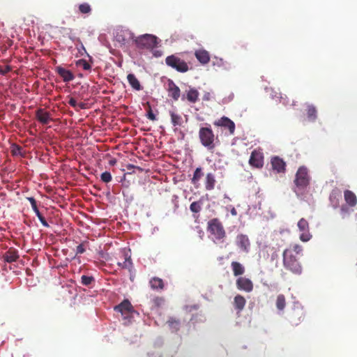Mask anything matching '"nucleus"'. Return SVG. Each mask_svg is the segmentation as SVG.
Wrapping results in <instances>:
<instances>
[{"mask_svg":"<svg viewBox=\"0 0 357 357\" xmlns=\"http://www.w3.org/2000/svg\"><path fill=\"white\" fill-rule=\"evenodd\" d=\"M117 160L116 158H112L109 161V164L112 166L116 165Z\"/></svg>","mask_w":357,"mask_h":357,"instance_id":"nucleus-45","label":"nucleus"},{"mask_svg":"<svg viewBox=\"0 0 357 357\" xmlns=\"http://www.w3.org/2000/svg\"><path fill=\"white\" fill-rule=\"evenodd\" d=\"M305 318V310L303 307L296 303L288 312L287 319L292 326H298Z\"/></svg>","mask_w":357,"mask_h":357,"instance_id":"nucleus-6","label":"nucleus"},{"mask_svg":"<svg viewBox=\"0 0 357 357\" xmlns=\"http://www.w3.org/2000/svg\"><path fill=\"white\" fill-rule=\"evenodd\" d=\"M196 59L203 65L207 64L210 61V55L208 52L205 50H198L195 52Z\"/></svg>","mask_w":357,"mask_h":357,"instance_id":"nucleus-19","label":"nucleus"},{"mask_svg":"<svg viewBox=\"0 0 357 357\" xmlns=\"http://www.w3.org/2000/svg\"><path fill=\"white\" fill-rule=\"evenodd\" d=\"M236 245L243 252H248L250 243L247 235L238 234L236 239Z\"/></svg>","mask_w":357,"mask_h":357,"instance_id":"nucleus-14","label":"nucleus"},{"mask_svg":"<svg viewBox=\"0 0 357 357\" xmlns=\"http://www.w3.org/2000/svg\"><path fill=\"white\" fill-rule=\"evenodd\" d=\"M236 285L238 290L250 293L253 290L254 284L252 280L245 277H239L236 281Z\"/></svg>","mask_w":357,"mask_h":357,"instance_id":"nucleus-9","label":"nucleus"},{"mask_svg":"<svg viewBox=\"0 0 357 357\" xmlns=\"http://www.w3.org/2000/svg\"><path fill=\"white\" fill-rule=\"evenodd\" d=\"M121 36H118V38H119L118 40H119V41L125 42L126 39L123 38H122V39L121 40V39H120V37H121Z\"/></svg>","mask_w":357,"mask_h":357,"instance_id":"nucleus-49","label":"nucleus"},{"mask_svg":"<svg viewBox=\"0 0 357 357\" xmlns=\"http://www.w3.org/2000/svg\"><path fill=\"white\" fill-rule=\"evenodd\" d=\"M147 106H148V110H147V117H148V119H149L151 121L156 120V117H155V114H153V112L152 111V109H151V105H150V104L149 102H147Z\"/></svg>","mask_w":357,"mask_h":357,"instance_id":"nucleus-39","label":"nucleus"},{"mask_svg":"<svg viewBox=\"0 0 357 357\" xmlns=\"http://www.w3.org/2000/svg\"><path fill=\"white\" fill-rule=\"evenodd\" d=\"M203 175L204 174L202 173V167H197L194 172L193 177L191 181L192 183L196 186H198L199 181Z\"/></svg>","mask_w":357,"mask_h":357,"instance_id":"nucleus-28","label":"nucleus"},{"mask_svg":"<svg viewBox=\"0 0 357 357\" xmlns=\"http://www.w3.org/2000/svg\"><path fill=\"white\" fill-rule=\"evenodd\" d=\"M231 213L232 215H237V212H236V210L233 208L231 210Z\"/></svg>","mask_w":357,"mask_h":357,"instance_id":"nucleus-48","label":"nucleus"},{"mask_svg":"<svg viewBox=\"0 0 357 357\" xmlns=\"http://www.w3.org/2000/svg\"><path fill=\"white\" fill-rule=\"evenodd\" d=\"M55 71L65 82H70L75 78L73 73L70 70H67L60 66L55 68Z\"/></svg>","mask_w":357,"mask_h":357,"instance_id":"nucleus-15","label":"nucleus"},{"mask_svg":"<svg viewBox=\"0 0 357 357\" xmlns=\"http://www.w3.org/2000/svg\"><path fill=\"white\" fill-rule=\"evenodd\" d=\"M157 54H158V56H160V54H159V52H157V54H155V56H157Z\"/></svg>","mask_w":357,"mask_h":357,"instance_id":"nucleus-55","label":"nucleus"},{"mask_svg":"<svg viewBox=\"0 0 357 357\" xmlns=\"http://www.w3.org/2000/svg\"><path fill=\"white\" fill-rule=\"evenodd\" d=\"M344 197L345 202L348 204L351 207H354L357 204V198L356 195L351 190H346L344 192Z\"/></svg>","mask_w":357,"mask_h":357,"instance_id":"nucleus-20","label":"nucleus"},{"mask_svg":"<svg viewBox=\"0 0 357 357\" xmlns=\"http://www.w3.org/2000/svg\"><path fill=\"white\" fill-rule=\"evenodd\" d=\"M207 231L217 241H222L226 237L224 227L218 218H213L208 222Z\"/></svg>","mask_w":357,"mask_h":357,"instance_id":"nucleus-4","label":"nucleus"},{"mask_svg":"<svg viewBox=\"0 0 357 357\" xmlns=\"http://www.w3.org/2000/svg\"><path fill=\"white\" fill-rule=\"evenodd\" d=\"M298 227L301 232L300 239L303 242H307L312 238V235L309 231V223L305 218H301L298 222Z\"/></svg>","mask_w":357,"mask_h":357,"instance_id":"nucleus-8","label":"nucleus"},{"mask_svg":"<svg viewBox=\"0 0 357 357\" xmlns=\"http://www.w3.org/2000/svg\"><path fill=\"white\" fill-rule=\"evenodd\" d=\"M35 213H36V216L38 217V218L39 219L41 224L44 227H50V225L47 223V222L46 221L45 218L43 216V215L40 213V212L39 211H37Z\"/></svg>","mask_w":357,"mask_h":357,"instance_id":"nucleus-38","label":"nucleus"},{"mask_svg":"<svg viewBox=\"0 0 357 357\" xmlns=\"http://www.w3.org/2000/svg\"><path fill=\"white\" fill-rule=\"evenodd\" d=\"M36 117L40 123L44 125L47 124L52 120L50 113L42 108L38 109L36 111Z\"/></svg>","mask_w":357,"mask_h":357,"instance_id":"nucleus-17","label":"nucleus"},{"mask_svg":"<svg viewBox=\"0 0 357 357\" xmlns=\"http://www.w3.org/2000/svg\"><path fill=\"white\" fill-rule=\"evenodd\" d=\"M165 63L179 73H186L189 70L188 63L176 54L167 56Z\"/></svg>","mask_w":357,"mask_h":357,"instance_id":"nucleus-7","label":"nucleus"},{"mask_svg":"<svg viewBox=\"0 0 357 357\" xmlns=\"http://www.w3.org/2000/svg\"><path fill=\"white\" fill-rule=\"evenodd\" d=\"M245 304L246 300L243 296L238 294L234 297V305L235 309L238 311H242L244 309Z\"/></svg>","mask_w":357,"mask_h":357,"instance_id":"nucleus-21","label":"nucleus"},{"mask_svg":"<svg viewBox=\"0 0 357 357\" xmlns=\"http://www.w3.org/2000/svg\"><path fill=\"white\" fill-rule=\"evenodd\" d=\"M22 148L18 145L14 144L12 149V153L13 155H22Z\"/></svg>","mask_w":357,"mask_h":357,"instance_id":"nucleus-40","label":"nucleus"},{"mask_svg":"<svg viewBox=\"0 0 357 357\" xmlns=\"http://www.w3.org/2000/svg\"><path fill=\"white\" fill-rule=\"evenodd\" d=\"M167 324L172 332H177L180 328L181 322L178 319L170 318L167 321Z\"/></svg>","mask_w":357,"mask_h":357,"instance_id":"nucleus-30","label":"nucleus"},{"mask_svg":"<svg viewBox=\"0 0 357 357\" xmlns=\"http://www.w3.org/2000/svg\"><path fill=\"white\" fill-rule=\"evenodd\" d=\"M199 137L201 144L208 150H213L215 148V135L211 127L200 128Z\"/></svg>","mask_w":357,"mask_h":357,"instance_id":"nucleus-5","label":"nucleus"},{"mask_svg":"<svg viewBox=\"0 0 357 357\" xmlns=\"http://www.w3.org/2000/svg\"><path fill=\"white\" fill-rule=\"evenodd\" d=\"M249 164L255 168H261L264 165V155L257 149L252 151L249 159Z\"/></svg>","mask_w":357,"mask_h":357,"instance_id":"nucleus-10","label":"nucleus"},{"mask_svg":"<svg viewBox=\"0 0 357 357\" xmlns=\"http://www.w3.org/2000/svg\"><path fill=\"white\" fill-rule=\"evenodd\" d=\"M127 79L132 88L136 91L142 90V86L139 81L134 74H128L127 75Z\"/></svg>","mask_w":357,"mask_h":357,"instance_id":"nucleus-22","label":"nucleus"},{"mask_svg":"<svg viewBox=\"0 0 357 357\" xmlns=\"http://www.w3.org/2000/svg\"><path fill=\"white\" fill-rule=\"evenodd\" d=\"M76 66L81 67L85 70H89L91 68V66L85 59H79L76 61Z\"/></svg>","mask_w":357,"mask_h":357,"instance_id":"nucleus-33","label":"nucleus"},{"mask_svg":"<svg viewBox=\"0 0 357 357\" xmlns=\"http://www.w3.org/2000/svg\"><path fill=\"white\" fill-rule=\"evenodd\" d=\"M31 208H32L33 211H34V213H36L37 211H39L38 208V206H37V202L31 205Z\"/></svg>","mask_w":357,"mask_h":357,"instance_id":"nucleus-44","label":"nucleus"},{"mask_svg":"<svg viewBox=\"0 0 357 357\" xmlns=\"http://www.w3.org/2000/svg\"><path fill=\"white\" fill-rule=\"evenodd\" d=\"M157 54H158V56H160V54H159V52H157V54H155V56H157Z\"/></svg>","mask_w":357,"mask_h":357,"instance_id":"nucleus-53","label":"nucleus"},{"mask_svg":"<svg viewBox=\"0 0 357 357\" xmlns=\"http://www.w3.org/2000/svg\"><path fill=\"white\" fill-rule=\"evenodd\" d=\"M342 211H347V209H345L344 207L342 208Z\"/></svg>","mask_w":357,"mask_h":357,"instance_id":"nucleus-52","label":"nucleus"},{"mask_svg":"<svg viewBox=\"0 0 357 357\" xmlns=\"http://www.w3.org/2000/svg\"><path fill=\"white\" fill-rule=\"evenodd\" d=\"M271 166L273 170H275L278 173H282L285 171L286 163L285 162L278 156L272 158Z\"/></svg>","mask_w":357,"mask_h":357,"instance_id":"nucleus-16","label":"nucleus"},{"mask_svg":"<svg viewBox=\"0 0 357 357\" xmlns=\"http://www.w3.org/2000/svg\"><path fill=\"white\" fill-rule=\"evenodd\" d=\"M213 124L218 127H223L229 130L230 135H234L235 131V123L227 116H222L214 121Z\"/></svg>","mask_w":357,"mask_h":357,"instance_id":"nucleus-11","label":"nucleus"},{"mask_svg":"<svg viewBox=\"0 0 357 357\" xmlns=\"http://www.w3.org/2000/svg\"><path fill=\"white\" fill-rule=\"evenodd\" d=\"M190 209L193 213H199L202 210V202L200 201L193 202L190 206Z\"/></svg>","mask_w":357,"mask_h":357,"instance_id":"nucleus-34","label":"nucleus"},{"mask_svg":"<svg viewBox=\"0 0 357 357\" xmlns=\"http://www.w3.org/2000/svg\"><path fill=\"white\" fill-rule=\"evenodd\" d=\"M11 70L12 68L10 66H0V74L2 75H5L6 74L11 71Z\"/></svg>","mask_w":357,"mask_h":357,"instance_id":"nucleus-41","label":"nucleus"},{"mask_svg":"<svg viewBox=\"0 0 357 357\" xmlns=\"http://www.w3.org/2000/svg\"><path fill=\"white\" fill-rule=\"evenodd\" d=\"M79 11L82 14H89L91 12V8L89 3H83L79 6Z\"/></svg>","mask_w":357,"mask_h":357,"instance_id":"nucleus-35","label":"nucleus"},{"mask_svg":"<svg viewBox=\"0 0 357 357\" xmlns=\"http://www.w3.org/2000/svg\"><path fill=\"white\" fill-rule=\"evenodd\" d=\"M117 264L121 268L128 269L129 271H131L132 268V262L130 257L125 258L123 262H118Z\"/></svg>","mask_w":357,"mask_h":357,"instance_id":"nucleus-32","label":"nucleus"},{"mask_svg":"<svg viewBox=\"0 0 357 357\" xmlns=\"http://www.w3.org/2000/svg\"><path fill=\"white\" fill-rule=\"evenodd\" d=\"M68 104L71 107H74L75 109H77V102L76 100L73 97L70 98V99L68 100Z\"/></svg>","mask_w":357,"mask_h":357,"instance_id":"nucleus-43","label":"nucleus"},{"mask_svg":"<svg viewBox=\"0 0 357 357\" xmlns=\"http://www.w3.org/2000/svg\"><path fill=\"white\" fill-rule=\"evenodd\" d=\"M310 179L307 169L305 167H300L296 172L294 181L296 185L294 192L298 194L300 191L305 190L310 184Z\"/></svg>","mask_w":357,"mask_h":357,"instance_id":"nucleus-3","label":"nucleus"},{"mask_svg":"<svg viewBox=\"0 0 357 357\" xmlns=\"http://www.w3.org/2000/svg\"><path fill=\"white\" fill-rule=\"evenodd\" d=\"M208 96H209V94H208L207 96L205 95L204 97V99L208 100H209Z\"/></svg>","mask_w":357,"mask_h":357,"instance_id":"nucleus-50","label":"nucleus"},{"mask_svg":"<svg viewBox=\"0 0 357 357\" xmlns=\"http://www.w3.org/2000/svg\"><path fill=\"white\" fill-rule=\"evenodd\" d=\"M77 107L79 109H85L86 108V104L84 103V102H79V103H77Z\"/></svg>","mask_w":357,"mask_h":357,"instance_id":"nucleus-46","label":"nucleus"},{"mask_svg":"<svg viewBox=\"0 0 357 357\" xmlns=\"http://www.w3.org/2000/svg\"><path fill=\"white\" fill-rule=\"evenodd\" d=\"M93 281L94 278L92 276L82 275L81 278V282L85 286L90 285Z\"/></svg>","mask_w":357,"mask_h":357,"instance_id":"nucleus-36","label":"nucleus"},{"mask_svg":"<svg viewBox=\"0 0 357 357\" xmlns=\"http://www.w3.org/2000/svg\"><path fill=\"white\" fill-rule=\"evenodd\" d=\"M317 110L314 105H308L307 109V118L310 121H314L317 117Z\"/></svg>","mask_w":357,"mask_h":357,"instance_id":"nucleus-29","label":"nucleus"},{"mask_svg":"<svg viewBox=\"0 0 357 357\" xmlns=\"http://www.w3.org/2000/svg\"><path fill=\"white\" fill-rule=\"evenodd\" d=\"M166 89L168 92L169 96L172 97L176 101L178 100L181 91L173 80L170 79L167 80Z\"/></svg>","mask_w":357,"mask_h":357,"instance_id":"nucleus-13","label":"nucleus"},{"mask_svg":"<svg viewBox=\"0 0 357 357\" xmlns=\"http://www.w3.org/2000/svg\"><path fill=\"white\" fill-rule=\"evenodd\" d=\"M150 285L153 289H162L164 283L162 279L159 278H153L150 280Z\"/></svg>","mask_w":357,"mask_h":357,"instance_id":"nucleus-27","label":"nucleus"},{"mask_svg":"<svg viewBox=\"0 0 357 357\" xmlns=\"http://www.w3.org/2000/svg\"><path fill=\"white\" fill-rule=\"evenodd\" d=\"M85 252V248L84 247V243L79 244L77 246L76 248V255L83 254Z\"/></svg>","mask_w":357,"mask_h":357,"instance_id":"nucleus-42","label":"nucleus"},{"mask_svg":"<svg viewBox=\"0 0 357 357\" xmlns=\"http://www.w3.org/2000/svg\"><path fill=\"white\" fill-rule=\"evenodd\" d=\"M114 310L121 313L125 317H128L134 312V309L128 300H124L119 305L114 307Z\"/></svg>","mask_w":357,"mask_h":357,"instance_id":"nucleus-12","label":"nucleus"},{"mask_svg":"<svg viewBox=\"0 0 357 357\" xmlns=\"http://www.w3.org/2000/svg\"><path fill=\"white\" fill-rule=\"evenodd\" d=\"M27 199L29 200V202H30L31 205H32L33 204L36 203V200L31 197H27Z\"/></svg>","mask_w":357,"mask_h":357,"instance_id":"nucleus-47","label":"nucleus"},{"mask_svg":"<svg viewBox=\"0 0 357 357\" xmlns=\"http://www.w3.org/2000/svg\"><path fill=\"white\" fill-rule=\"evenodd\" d=\"M276 307L279 310H283L286 306V299L283 294H279L276 299Z\"/></svg>","mask_w":357,"mask_h":357,"instance_id":"nucleus-31","label":"nucleus"},{"mask_svg":"<svg viewBox=\"0 0 357 357\" xmlns=\"http://www.w3.org/2000/svg\"><path fill=\"white\" fill-rule=\"evenodd\" d=\"M303 255V247L297 243L291 244L282 253L283 266L291 273L300 275L302 266L299 258Z\"/></svg>","mask_w":357,"mask_h":357,"instance_id":"nucleus-1","label":"nucleus"},{"mask_svg":"<svg viewBox=\"0 0 357 357\" xmlns=\"http://www.w3.org/2000/svg\"><path fill=\"white\" fill-rule=\"evenodd\" d=\"M157 54H158V56H160V54H159V52H157V54H155V56H157Z\"/></svg>","mask_w":357,"mask_h":357,"instance_id":"nucleus-54","label":"nucleus"},{"mask_svg":"<svg viewBox=\"0 0 357 357\" xmlns=\"http://www.w3.org/2000/svg\"><path fill=\"white\" fill-rule=\"evenodd\" d=\"M5 261L12 263L16 261L19 259V255L17 250L10 248L3 255Z\"/></svg>","mask_w":357,"mask_h":357,"instance_id":"nucleus-18","label":"nucleus"},{"mask_svg":"<svg viewBox=\"0 0 357 357\" xmlns=\"http://www.w3.org/2000/svg\"><path fill=\"white\" fill-rule=\"evenodd\" d=\"M215 184V176L212 173H208L205 178V188L207 190L214 189Z\"/></svg>","mask_w":357,"mask_h":357,"instance_id":"nucleus-24","label":"nucleus"},{"mask_svg":"<svg viewBox=\"0 0 357 357\" xmlns=\"http://www.w3.org/2000/svg\"><path fill=\"white\" fill-rule=\"evenodd\" d=\"M128 38L133 40L137 47L139 49H153L156 47L158 44V38L152 34H143L138 37H135L134 34L131 32H126Z\"/></svg>","mask_w":357,"mask_h":357,"instance_id":"nucleus-2","label":"nucleus"},{"mask_svg":"<svg viewBox=\"0 0 357 357\" xmlns=\"http://www.w3.org/2000/svg\"><path fill=\"white\" fill-rule=\"evenodd\" d=\"M199 92L195 89H190L186 95L187 100L192 103L196 102L198 100Z\"/></svg>","mask_w":357,"mask_h":357,"instance_id":"nucleus-26","label":"nucleus"},{"mask_svg":"<svg viewBox=\"0 0 357 357\" xmlns=\"http://www.w3.org/2000/svg\"><path fill=\"white\" fill-rule=\"evenodd\" d=\"M169 115L171 116V121L174 126H180L183 123V119L181 115L174 112V111H169Z\"/></svg>","mask_w":357,"mask_h":357,"instance_id":"nucleus-25","label":"nucleus"},{"mask_svg":"<svg viewBox=\"0 0 357 357\" xmlns=\"http://www.w3.org/2000/svg\"><path fill=\"white\" fill-rule=\"evenodd\" d=\"M231 267L234 276H240L245 273L244 266L238 261H232Z\"/></svg>","mask_w":357,"mask_h":357,"instance_id":"nucleus-23","label":"nucleus"},{"mask_svg":"<svg viewBox=\"0 0 357 357\" xmlns=\"http://www.w3.org/2000/svg\"><path fill=\"white\" fill-rule=\"evenodd\" d=\"M101 180L105 183H109L112 181V175L109 172H105L101 174Z\"/></svg>","mask_w":357,"mask_h":357,"instance_id":"nucleus-37","label":"nucleus"},{"mask_svg":"<svg viewBox=\"0 0 357 357\" xmlns=\"http://www.w3.org/2000/svg\"><path fill=\"white\" fill-rule=\"evenodd\" d=\"M81 50H83L86 52V50L82 44L81 45Z\"/></svg>","mask_w":357,"mask_h":357,"instance_id":"nucleus-51","label":"nucleus"}]
</instances>
